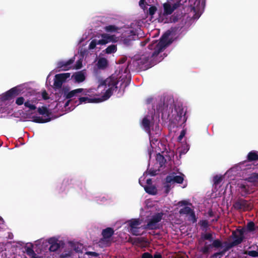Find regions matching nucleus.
I'll return each instance as SVG.
<instances>
[{
  "label": "nucleus",
  "instance_id": "obj_1",
  "mask_svg": "<svg viewBox=\"0 0 258 258\" xmlns=\"http://www.w3.org/2000/svg\"><path fill=\"white\" fill-rule=\"evenodd\" d=\"M130 80V75L127 68L126 67L124 71L122 70L119 71L118 74L116 72L110 77L104 80H100L99 84L98 87V90L100 91V94L95 93L96 97L90 98L88 97H81L82 95L91 96L93 94L94 89H77L68 92L63 90L61 94L62 95V98L64 99H69L67 100L64 105L66 109L70 105H72L74 101L72 98L75 97H79V100L75 101V105L72 108H69V111L73 110L76 106H78L82 103H99L107 100L110 98L113 92L117 88V84L121 82L120 86L124 84L126 86L127 85Z\"/></svg>",
  "mask_w": 258,
  "mask_h": 258
},
{
  "label": "nucleus",
  "instance_id": "obj_2",
  "mask_svg": "<svg viewBox=\"0 0 258 258\" xmlns=\"http://www.w3.org/2000/svg\"><path fill=\"white\" fill-rule=\"evenodd\" d=\"M205 0H175L174 4L165 3L163 4V13L159 15L160 21L172 23L186 17L198 19L203 12Z\"/></svg>",
  "mask_w": 258,
  "mask_h": 258
},
{
  "label": "nucleus",
  "instance_id": "obj_3",
  "mask_svg": "<svg viewBox=\"0 0 258 258\" xmlns=\"http://www.w3.org/2000/svg\"><path fill=\"white\" fill-rule=\"evenodd\" d=\"M140 21H134L130 26L118 28L114 25H109L105 27V30L108 32L121 33L120 36H116L114 35L102 34L95 36L91 41L89 45V49H100L98 46L105 45L111 42L120 41L124 44L128 45L130 42L136 39V36H138L141 31Z\"/></svg>",
  "mask_w": 258,
  "mask_h": 258
},
{
  "label": "nucleus",
  "instance_id": "obj_4",
  "mask_svg": "<svg viewBox=\"0 0 258 258\" xmlns=\"http://www.w3.org/2000/svg\"><path fill=\"white\" fill-rule=\"evenodd\" d=\"M172 31H167L162 36L160 41H154L149 45V49L151 51L143 54L140 58L136 56V63L139 68L142 70H147L154 64V60L156 62H159L162 59H155L160 52L162 51L173 41Z\"/></svg>",
  "mask_w": 258,
  "mask_h": 258
},
{
  "label": "nucleus",
  "instance_id": "obj_5",
  "mask_svg": "<svg viewBox=\"0 0 258 258\" xmlns=\"http://www.w3.org/2000/svg\"><path fill=\"white\" fill-rule=\"evenodd\" d=\"M238 170V167L231 168L226 172L224 178H229V185L230 188L235 186L237 188L239 193L242 196H245L251 193L254 189V186L258 184V173L253 172L244 179H238L235 180L232 176ZM228 185V184L227 185Z\"/></svg>",
  "mask_w": 258,
  "mask_h": 258
},
{
  "label": "nucleus",
  "instance_id": "obj_6",
  "mask_svg": "<svg viewBox=\"0 0 258 258\" xmlns=\"http://www.w3.org/2000/svg\"><path fill=\"white\" fill-rule=\"evenodd\" d=\"M152 120L153 117L152 116L145 117L143 121V126L144 130L148 134L149 136L150 146L148 149V152L150 159H151L153 152L156 153L157 162L159 163V167H161L165 163L164 157L160 153V152H162L163 150V145L159 141V137L152 136L153 133L150 132L149 123H152Z\"/></svg>",
  "mask_w": 258,
  "mask_h": 258
},
{
  "label": "nucleus",
  "instance_id": "obj_7",
  "mask_svg": "<svg viewBox=\"0 0 258 258\" xmlns=\"http://www.w3.org/2000/svg\"><path fill=\"white\" fill-rule=\"evenodd\" d=\"M163 215L162 213L155 214L145 225H141L142 221L140 219H131L126 222L128 231L132 234L137 236L143 234L145 229H155L158 228L157 223L161 221Z\"/></svg>",
  "mask_w": 258,
  "mask_h": 258
},
{
  "label": "nucleus",
  "instance_id": "obj_8",
  "mask_svg": "<svg viewBox=\"0 0 258 258\" xmlns=\"http://www.w3.org/2000/svg\"><path fill=\"white\" fill-rule=\"evenodd\" d=\"M255 229V226L252 222H248L246 227L244 228L236 229V230L233 232L232 240L227 244L225 250L214 254L212 257L217 258L219 256L223 255L226 250H228L230 248L241 243L244 239L248 238L250 233L254 231Z\"/></svg>",
  "mask_w": 258,
  "mask_h": 258
},
{
  "label": "nucleus",
  "instance_id": "obj_9",
  "mask_svg": "<svg viewBox=\"0 0 258 258\" xmlns=\"http://www.w3.org/2000/svg\"><path fill=\"white\" fill-rule=\"evenodd\" d=\"M61 102V96L56 99L55 101H53L50 105H48V108L46 106H42L38 108V112L39 114L43 115V116H33L32 121L37 123H44L48 122L50 120L49 117V110L54 109L60 105Z\"/></svg>",
  "mask_w": 258,
  "mask_h": 258
},
{
  "label": "nucleus",
  "instance_id": "obj_10",
  "mask_svg": "<svg viewBox=\"0 0 258 258\" xmlns=\"http://www.w3.org/2000/svg\"><path fill=\"white\" fill-rule=\"evenodd\" d=\"M47 98H48L46 91H43L41 93H32L29 97H26L24 106L29 108L30 111L34 110L36 108V105L41 99L45 100Z\"/></svg>",
  "mask_w": 258,
  "mask_h": 258
},
{
  "label": "nucleus",
  "instance_id": "obj_11",
  "mask_svg": "<svg viewBox=\"0 0 258 258\" xmlns=\"http://www.w3.org/2000/svg\"><path fill=\"white\" fill-rule=\"evenodd\" d=\"M186 111L181 105H175L174 109L168 115L169 120L178 124H182L186 122L187 117L185 116Z\"/></svg>",
  "mask_w": 258,
  "mask_h": 258
},
{
  "label": "nucleus",
  "instance_id": "obj_12",
  "mask_svg": "<svg viewBox=\"0 0 258 258\" xmlns=\"http://www.w3.org/2000/svg\"><path fill=\"white\" fill-rule=\"evenodd\" d=\"M153 112H155V110L151 111L148 113V114H147L144 117V118L143 119L142 121V126L143 128V129L144 130V128L143 126V121L144 119L146 117L152 116L153 117V120H152V122L153 123H149L150 132L152 133H153L152 136H156V137H159L160 135V132H161L160 127L158 123V122L159 120V115H155V113H154V114H153Z\"/></svg>",
  "mask_w": 258,
  "mask_h": 258
},
{
  "label": "nucleus",
  "instance_id": "obj_13",
  "mask_svg": "<svg viewBox=\"0 0 258 258\" xmlns=\"http://www.w3.org/2000/svg\"><path fill=\"white\" fill-rule=\"evenodd\" d=\"M184 175L181 173H171L166 178V184L165 185L166 192L167 193L170 189V184L175 183H181L184 179Z\"/></svg>",
  "mask_w": 258,
  "mask_h": 258
},
{
  "label": "nucleus",
  "instance_id": "obj_14",
  "mask_svg": "<svg viewBox=\"0 0 258 258\" xmlns=\"http://www.w3.org/2000/svg\"><path fill=\"white\" fill-rule=\"evenodd\" d=\"M48 243L50 245L49 250L50 251H56L60 247L58 243V237H52L47 239H40L35 241L34 245L39 246L44 243Z\"/></svg>",
  "mask_w": 258,
  "mask_h": 258
},
{
  "label": "nucleus",
  "instance_id": "obj_15",
  "mask_svg": "<svg viewBox=\"0 0 258 258\" xmlns=\"http://www.w3.org/2000/svg\"><path fill=\"white\" fill-rule=\"evenodd\" d=\"M71 250H65L60 255L62 258H69L73 255L74 252L83 253V245L80 243H76L71 245Z\"/></svg>",
  "mask_w": 258,
  "mask_h": 258
},
{
  "label": "nucleus",
  "instance_id": "obj_16",
  "mask_svg": "<svg viewBox=\"0 0 258 258\" xmlns=\"http://www.w3.org/2000/svg\"><path fill=\"white\" fill-rule=\"evenodd\" d=\"M233 208L240 211H248L252 209V205L251 203L245 200L239 199L234 202Z\"/></svg>",
  "mask_w": 258,
  "mask_h": 258
},
{
  "label": "nucleus",
  "instance_id": "obj_17",
  "mask_svg": "<svg viewBox=\"0 0 258 258\" xmlns=\"http://www.w3.org/2000/svg\"><path fill=\"white\" fill-rule=\"evenodd\" d=\"M70 77L71 74L69 73H65L56 75L54 79V88L57 89L60 88L62 84L65 82L68 79H69Z\"/></svg>",
  "mask_w": 258,
  "mask_h": 258
},
{
  "label": "nucleus",
  "instance_id": "obj_18",
  "mask_svg": "<svg viewBox=\"0 0 258 258\" xmlns=\"http://www.w3.org/2000/svg\"><path fill=\"white\" fill-rule=\"evenodd\" d=\"M24 88V85L18 86L13 88L7 92L3 97L6 100H8L12 96H15L21 93Z\"/></svg>",
  "mask_w": 258,
  "mask_h": 258
},
{
  "label": "nucleus",
  "instance_id": "obj_19",
  "mask_svg": "<svg viewBox=\"0 0 258 258\" xmlns=\"http://www.w3.org/2000/svg\"><path fill=\"white\" fill-rule=\"evenodd\" d=\"M181 215H187L189 216L188 219L192 223L196 222V216L193 210L189 207H185L179 210Z\"/></svg>",
  "mask_w": 258,
  "mask_h": 258
},
{
  "label": "nucleus",
  "instance_id": "obj_20",
  "mask_svg": "<svg viewBox=\"0 0 258 258\" xmlns=\"http://www.w3.org/2000/svg\"><path fill=\"white\" fill-rule=\"evenodd\" d=\"M73 58H71L68 60H61L57 63V68L61 71H66L72 68V64L74 62Z\"/></svg>",
  "mask_w": 258,
  "mask_h": 258
},
{
  "label": "nucleus",
  "instance_id": "obj_21",
  "mask_svg": "<svg viewBox=\"0 0 258 258\" xmlns=\"http://www.w3.org/2000/svg\"><path fill=\"white\" fill-rule=\"evenodd\" d=\"M146 183L145 186H144L145 191L149 194L155 195L157 193V189L156 187L152 185V180L151 178H147Z\"/></svg>",
  "mask_w": 258,
  "mask_h": 258
},
{
  "label": "nucleus",
  "instance_id": "obj_22",
  "mask_svg": "<svg viewBox=\"0 0 258 258\" xmlns=\"http://www.w3.org/2000/svg\"><path fill=\"white\" fill-rule=\"evenodd\" d=\"M150 2H151V3H150L148 0L144 1V5L145 6V7L144 8H142V7H141L145 12L146 9H147L146 6H150L149 10H147V13H149V14L151 16H152L153 15H154V14L156 12L157 8L155 6H151V5L152 3L154 2V0H153V1L151 0V1H150Z\"/></svg>",
  "mask_w": 258,
  "mask_h": 258
},
{
  "label": "nucleus",
  "instance_id": "obj_23",
  "mask_svg": "<svg viewBox=\"0 0 258 258\" xmlns=\"http://www.w3.org/2000/svg\"><path fill=\"white\" fill-rule=\"evenodd\" d=\"M86 52L87 51H82V50L81 49L79 50V54L75 55V57L78 58L75 65V68L76 69H79L82 68L83 59L84 57V56L86 55Z\"/></svg>",
  "mask_w": 258,
  "mask_h": 258
},
{
  "label": "nucleus",
  "instance_id": "obj_24",
  "mask_svg": "<svg viewBox=\"0 0 258 258\" xmlns=\"http://www.w3.org/2000/svg\"><path fill=\"white\" fill-rule=\"evenodd\" d=\"M114 233L113 229L111 228H107L102 231V234L103 238L102 241H104L106 242H108Z\"/></svg>",
  "mask_w": 258,
  "mask_h": 258
},
{
  "label": "nucleus",
  "instance_id": "obj_25",
  "mask_svg": "<svg viewBox=\"0 0 258 258\" xmlns=\"http://www.w3.org/2000/svg\"><path fill=\"white\" fill-rule=\"evenodd\" d=\"M72 78L74 79L77 83L83 82L86 79V72L85 70L78 72L72 76Z\"/></svg>",
  "mask_w": 258,
  "mask_h": 258
},
{
  "label": "nucleus",
  "instance_id": "obj_26",
  "mask_svg": "<svg viewBox=\"0 0 258 258\" xmlns=\"http://www.w3.org/2000/svg\"><path fill=\"white\" fill-rule=\"evenodd\" d=\"M108 64V62L106 58L100 57L98 58L96 65L98 69L104 70L107 68Z\"/></svg>",
  "mask_w": 258,
  "mask_h": 258
},
{
  "label": "nucleus",
  "instance_id": "obj_27",
  "mask_svg": "<svg viewBox=\"0 0 258 258\" xmlns=\"http://www.w3.org/2000/svg\"><path fill=\"white\" fill-rule=\"evenodd\" d=\"M33 246L32 243H27L24 247L25 251L29 257L36 254L33 250Z\"/></svg>",
  "mask_w": 258,
  "mask_h": 258
},
{
  "label": "nucleus",
  "instance_id": "obj_28",
  "mask_svg": "<svg viewBox=\"0 0 258 258\" xmlns=\"http://www.w3.org/2000/svg\"><path fill=\"white\" fill-rule=\"evenodd\" d=\"M189 147L188 145L186 143H181V145L178 148L177 152L179 154V155L186 154L189 150Z\"/></svg>",
  "mask_w": 258,
  "mask_h": 258
},
{
  "label": "nucleus",
  "instance_id": "obj_29",
  "mask_svg": "<svg viewBox=\"0 0 258 258\" xmlns=\"http://www.w3.org/2000/svg\"><path fill=\"white\" fill-rule=\"evenodd\" d=\"M243 258H258V248L256 251L250 250L245 253Z\"/></svg>",
  "mask_w": 258,
  "mask_h": 258
},
{
  "label": "nucleus",
  "instance_id": "obj_30",
  "mask_svg": "<svg viewBox=\"0 0 258 258\" xmlns=\"http://www.w3.org/2000/svg\"><path fill=\"white\" fill-rule=\"evenodd\" d=\"M247 159L249 161H255L258 160V152L252 151L247 155Z\"/></svg>",
  "mask_w": 258,
  "mask_h": 258
},
{
  "label": "nucleus",
  "instance_id": "obj_31",
  "mask_svg": "<svg viewBox=\"0 0 258 258\" xmlns=\"http://www.w3.org/2000/svg\"><path fill=\"white\" fill-rule=\"evenodd\" d=\"M201 238L203 240H208L212 242L213 240V234L211 233H205L202 234Z\"/></svg>",
  "mask_w": 258,
  "mask_h": 258
},
{
  "label": "nucleus",
  "instance_id": "obj_32",
  "mask_svg": "<svg viewBox=\"0 0 258 258\" xmlns=\"http://www.w3.org/2000/svg\"><path fill=\"white\" fill-rule=\"evenodd\" d=\"M116 50H117L116 46L115 45H109L105 50V52L107 54H111V53H114L116 51Z\"/></svg>",
  "mask_w": 258,
  "mask_h": 258
},
{
  "label": "nucleus",
  "instance_id": "obj_33",
  "mask_svg": "<svg viewBox=\"0 0 258 258\" xmlns=\"http://www.w3.org/2000/svg\"><path fill=\"white\" fill-rule=\"evenodd\" d=\"M212 248V245L205 242L204 246L201 248V251L205 254L208 253L210 249Z\"/></svg>",
  "mask_w": 258,
  "mask_h": 258
},
{
  "label": "nucleus",
  "instance_id": "obj_34",
  "mask_svg": "<svg viewBox=\"0 0 258 258\" xmlns=\"http://www.w3.org/2000/svg\"><path fill=\"white\" fill-rule=\"evenodd\" d=\"M147 174V172L144 173L143 175L140 178L139 180V183L143 187H144L146 185H147V183H146L147 179H146V176Z\"/></svg>",
  "mask_w": 258,
  "mask_h": 258
},
{
  "label": "nucleus",
  "instance_id": "obj_35",
  "mask_svg": "<svg viewBox=\"0 0 258 258\" xmlns=\"http://www.w3.org/2000/svg\"><path fill=\"white\" fill-rule=\"evenodd\" d=\"M212 243L211 244L212 245V247H214L216 248H219L221 247L222 246V242L219 239L214 240L212 241Z\"/></svg>",
  "mask_w": 258,
  "mask_h": 258
},
{
  "label": "nucleus",
  "instance_id": "obj_36",
  "mask_svg": "<svg viewBox=\"0 0 258 258\" xmlns=\"http://www.w3.org/2000/svg\"><path fill=\"white\" fill-rule=\"evenodd\" d=\"M26 98H24L23 97H18L16 100V103L18 105H22L24 104Z\"/></svg>",
  "mask_w": 258,
  "mask_h": 258
},
{
  "label": "nucleus",
  "instance_id": "obj_37",
  "mask_svg": "<svg viewBox=\"0 0 258 258\" xmlns=\"http://www.w3.org/2000/svg\"><path fill=\"white\" fill-rule=\"evenodd\" d=\"M85 254L87 255L89 258L97 257L98 256V253L95 252L87 251L85 252Z\"/></svg>",
  "mask_w": 258,
  "mask_h": 258
},
{
  "label": "nucleus",
  "instance_id": "obj_38",
  "mask_svg": "<svg viewBox=\"0 0 258 258\" xmlns=\"http://www.w3.org/2000/svg\"><path fill=\"white\" fill-rule=\"evenodd\" d=\"M222 180V177L219 176H216L214 178V182L215 184L219 183Z\"/></svg>",
  "mask_w": 258,
  "mask_h": 258
},
{
  "label": "nucleus",
  "instance_id": "obj_39",
  "mask_svg": "<svg viewBox=\"0 0 258 258\" xmlns=\"http://www.w3.org/2000/svg\"><path fill=\"white\" fill-rule=\"evenodd\" d=\"M185 130H183L180 134V135L179 136L178 138V141L179 142H180L182 139H183V138L184 137L185 135Z\"/></svg>",
  "mask_w": 258,
  "mask_h": 258
},
{
  "label": "nucleus",
  "instance_id": "obj_40",
  "mask_svg": "<svg viewBox=\"0 0 258 258\" xmlns=\"http://www.w3.org/2000/svg\"><path fill=\"white\" fill-rule=\"evenodd\" d=\"M87 38V36L86 34H84L82 36V37L80 39L79 41V44L80 45H84L83 42L85 41V39H86Z\"/></svg>",
  "mask_w": 258,
  "mask_h": 258
},
{
  "label": "nucleus",
  "instance_id": "obj_41",
  "mask_svg": "<svg viewBox=\"0 0 258 258\" xmlns=\"http://www.w3.org/2000/svg\"><path fill=\"white\" fill-rule=\"evenodd\" d=\"M142 258H153V256L149 252H145L142 254Z\"/></svg>",
  "mask_w": 258,
  "mask_h": 258
},
{
  "label": "nucleus",
  "instance_id": "obj_42",
  "mask_svg": "<svg viewBox=\"0 0 258 258\" xmlns=\"http://www.w3.org/2000/svg\"><path fill=\"white\" fill-rule=\"evenodd\" d=\"M188 202L187 201H181L178 203V205L180 206H183L188 205Z\"/></svg>",
  "mask_w": 258,
  "mask_h": 258
},
{
  "label": "nucleus",
  "instance_id": "obj_43",
  "mask_svg": "<svg viewBox=\"0 0 258 258\" xmlns=\"http://www.w3.org/2000/svg\"><path fill=\"white\" fill-rule=\"evenodd\" d=\"M149 174L151 175V176H154V175H155L156 174H157V171L156 170H153L152 171H150V173Z\"/></svg>",
  "mask_w": 258,
  "mask_h": 258
},
{
  "label": "nucleus",
  "instance_id": "obj_44",
  "mask_svg": "<svg viewBox=\"0 0 258 258\" xmlns=\"http://www.w3.org/2000/svg\"><path fill=\"white\" fill-rule=\"evenodd\" d=\"M153 258H162V256L159 253H157L154 255Z\"/></svg>",
  "mask_w": 258,
  "mask_h": 258
},
{
  "label": "nucleus",
  "instance_id": "obj_45",
  "mask_svg": "<svg viewBox=\"0 0 258 258\" xmlns=\"http://www.w3.org/2000/svg\"><path fill=\"white\" fill-rule=\"evenodd\" d=\"M207 222L206 221H202V226L204 227H207Z\"/></svg>",
  "mask_w": 258,
  "mask_h": 258
},
{
  "label": "nucleus",
  "instance_id": "obj_46",
  "mask_svg": "<svg viewBox=\"0 0 258 258\" xmlns=\"http://www.w3.org/2000/svg\"><path fill=\"white\" fill-rule=\"evenodd\" d=\"M30 257V258H40V256H39V255H37V254H35L34 256L33 255Z\"/></svg>",
  "mask_w": 258,
  "mask_h": 258
},
{
  "label": "nucleus",
  "instance_id": "obj_47",
  "mask_svg": "<svg viewBox=\"0 0 258 258\" xmlns=\"http://www.w3.org/2000/svg\"><path fill=\"white\" fill-rule=\"evenodd\" d=\"M167 2L166 3H170L171 2H173L174 3V1L175 0H167Z\"/></svg>",
  "mask_w": 258,
  "mask_h": 258
},
{
  "label": "nucleus",
  "instance_id": "obj_48",
  "mask_svg": "<svg viewBox=\"0 0 258 258\" xmlns=\"http://www.w3.org/2000/svg\"><path fill=\"white\" fill-rule=\"evenodd\" d=\"M47 97L48 98H47L46 100L47 99H50V100H52V99H50V98L48 96V95L47 94Z\"/></svg>",
  "mask_w": 258,
  "mask_h": 258
},
{
  "label": "nucleus",
  "instance_id": "obj_49",
  "mask_svg": "<svg viewBox=\"0 0 258 258\" xmlns=\"http://www.w3.org/2000/svg\"><path fill=\"white\" fill-rule=\"evenodd\" d=\"M48 78H49V76L47 77V81H46V84H47L48 83Z\"/></svg>",
  "mask_w": 258,
  "mask_h": 258
},
{
  "label": "nucleus",
  "instance_id": "obj_50",
  "mask_svg": "<svg viewBox=\"0 0 258 258\" xmlns=\"http://www.w3.org/2000/svg\"><path fill=\"white\" fill-rule=\"evenodd\" d=\"M58 96V94L56 95V99L57 98V96Z\"/></svg>",
  "mask_w": 258,
  "mask_h": 258
}]
</instances>
